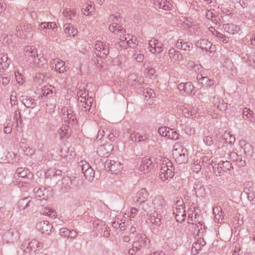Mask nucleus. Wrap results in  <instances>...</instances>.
I'll return each mask as SVG.
<instances>
[{
    "label": "nucleus",
    "mask_w": 255,
    "mask_h": 255,
    "mask_svg": "<svg viewBox=\"0 0 255 255\" xmlns=\"http://www.w3.org/2000/svg\"><path fill=\"white\" fill-rule=\"evenodd\" d=\"M24 51L25 53L26 56L31 57L32 59H35L38 57L37 51L36 48L32 46H27L24 48Z\"/></svg>",
    "instance_id": "72a5a7b5"
},
{
    "label": "nucleus",
    "mask_w": 255,
    "mask_h": 255,
    "mask_svg": "<svg viewBox=\"0 0 255 255\" xmlns=\"http://www.w3.org/2000/svg\"><path fill=\"white\" fill-rule=\"evenodd\" d=\"M149 135L145 132L133 131L130 134L129 139L133 142L145 143L148 142Z\"/></svg>",
    "instance_id": "f8f14e48"
},
{
    "label": "nucleus",
    "mask_w": 255,
    "mask_h": 255,
    "mask_svg": "<svg viewBox=\"0 0 255 255\" xmlns=\"http://www.w3.org/2000/svg\"><path fill=\"white\" fill-rule=\"evenodd\" d=\"M193 188L197 197H203L205 195V188L201 183H195Z\"/></svg>",
    "instance_id": "58836bf2"
},
{
    "label": "nucleus",
    "mask_w": 255,
    "mask_h": 255,
    "mask_svg": "<svg viewBox=\"0 0 255 255\" xmlns=\"http://www.w3.org/2000/svg\"><path fill=\"white\" fill-rule=\"evenodd\" d=\"M93 2L90 1L89 3L86 4L85 8H83L81 9L82 13L85 15H91V12L93 11L94 7H93Z\"/></svg>",
    "instance_id": "864d4df0"
},
{
    "label": "nucleus",
    "mask_w": 255,
    "mask_h": 255,
    "mask_svg": "<svg viewBox=\"0 0 255 255\" xmlns=\"http://www.w3.org/2000/svg\"><path fill=\"white\" fill-rule=\"evenodd\" d=\"M244 153L247 155L251 156L253 153V148L249 143H245L243 146Z\"/></svg>",
    "instance_id": "e2e57ef3"
},
{
    "label": "nucleus",
    "mask_w": 255,
    "mask_h": 255,
    "mask_svg": "<svg viewBox=\"0 0 255 255\" xmlns=\"http://www.w3.org/2000/svg\"><path fill=\"white\" fill-rule=\"evenodd\" d=\"M213 214L215 215L214 220L216 222H222L224 219L223 213L220 207H216L213 210Z\"/></svg>",
    "instance_id": "4c0bfd02"
},
{
    "label": "nucleus",
    "mask_w": 255,
    "mask_h": 255,
    "mask_svg": "<svg viewBox=\"0 0 255 255\" xmlns=\"http://www.w3.org/2000/svg\"><path fill=\"white\" fill-rule=\"evenodd\" d=\"M132 57L137 62H142L144 59V56L141 50H136L132 54Z\"/></svg>",
    "instance_id": "5fc2aeb1"
},
{
    "label": "nucleus",
    "mask_w": 255,
    "mask_h": 255,
    "mask_svg": "<svg viewBox=\"0 0 255 255\" xmlns=\"http://www.w3.org/2000/svg\"><path fill=\"white\" fill-rule=\"evenodd\" d=\"M155 6L165 10H170L173 6L171 0H153Z\"/></svg>",
    "instance_id": "4be33fe9"
},
{
    "label": "nucleus",
    "mask_w": 255,
    "mask_h": 255,
    "mask_svg": "<svg viewBox=\"0 0 255 255\" xmlns=\"http://www.w3.org/2000/svg\"><path fill=\"white\" fill-rule=\"evenodd\" d=\"M4 69H0V78L2 80V85L5 86L8 84L10 80V76L7 73H3Z\"/></svg>",
    "instance_id": "49530a36"
},
{
    "label": "nucleus",
    "mask_w": 255,
    "mask_h": 255,
    "mask_svg": "<svg viewBox=\"0 0 255 255\" xmlns=\"http://www.w3.org/2000/svg\"><path fill=\"white\" fill-rule=\"evenodd\" d=\"M62 176V171L60 169L50 168L48 169L45 173V176L46 178H55L56 180L59 179Z\"/></svg>",
    "instance_id": "c85d7f7f"
},
{
    "label": "nucleus",
    "mask_w": 255,
    "mask_h": 255,
    "mask_svg": "<svg viewBox=\"0 0 255 255\" xmlns=\"http://www.w3.org/2000/svg\"><path fill=\"white\" fill-rule=\"evenodd\" d=\"M34 81L36 84L40 86L45 82V76L41 73H37L34 78Z\"/></svg>",
    "instance_id": "8fccbe9b"
},
{
    "label": "nucleus",
    "mask_w": 255,
    "mask_h": 255,
    "mask_svg": "<svg viewBox=\"0 0 255 255\" xmlns=\"http://www.w3.org/2000/svg\"><path fill=\"white\" fill-rule=\"evenodd\" d=\"M13 120H15V122L16 123L17 131H20L21 130L22 120L19 110L15 111Z\"/></svg>",
    "instance_id": "79ce46f5"
},
{
    "label": "nucleus",
    "mask_w": 255,
    "mask_h": 255,
    "mask_svg": "<svg viewBox=\"0 0 255 255\" xmlns=\"http://www.w3.org/2000/svg\"><path fill=\"white\" fill-rule=\"evenodd\" d=\"M70 233V230L67 228H62L60 229V234L63 237L69 238Z\"/></svg>",
    "instance_id": "774afa93"
},
{
    "label": "nucleus",
    "mask_w": 255,
    "mask_h": 255,
    "mask_svg": "<svg viewBox=\"0 0 255 255\" xmlns=\"http://www.w3.org/2000/svg\"><path fill=\"white\" fill-rule=\"evenodd\" d=\"M220 161V163L222 164V168L223 169V171L227 172V171H230L231 169H233V166H232V163H231V161H229L228 159H225Z\"/></svg>",
    "instance_id": "3c124183"
},
{
    "label": "nucleus",
    "mask_w": 255,
    "mask_h": 255,
    "mask_svg": "<svg viewBox=\"0 0 255 255\" xmlns=\"http://www.w3.org/2000/svg\"><path fill=\"white\" fill-rule=\"evenodd\" d=\"M215 37L218 39L220 42H223L224 44L228 43L229 41V38L228 36L220 32L216 33Z\"/></svg>",
    "instance_id": "052dcab7"
},
{
    "label": "nucleus",
    "mask_w": 255,
    "mask_h": 255,
    "mask_svg": "<svg viewBox=\"0 0 255 255\" xmlns=\"http://www.w3.org/2000/svg\"><path fill=\"white\" fill-rule=\"evenodd\" d=\"M32 177V173L28 169L22 167L18 168L14 173L15 178L17 180L21 178L19 182H22L25 184L28 183Z\"/></svg>",
    "instance_id": "1a4fd4ad"
},
{
    "label": "nucleus",
    "mask_w": 255,
    "mask_h": 255,
    "mask_svg": "<svg viewBox=\"0 0 255 255\" xmlns=\"http://www.w3.org/2000/svg\"><path fill=\"white\" fill-rule=\"evenodd\" d=\"M109 29L111 32L117 35L120 40L121 46L125 48L128 46L134 49L138 46V42L136 37L126 34V30L117 23L114 22L110 24Z\"/></svg>",
    "instance_id": "f257e3e1"
},
{
    "label": "nucleus",
    "mask_w": 255,
    "mask_h": 255,
    "mask_svg": "<svg viewBox=\"0 0 255 255\" xmlns=\"http://www.w3.org/2000/svg\"><path fill=\"white\" fill-rule=\"evenodd\" d=\"M78 167L79 169H80L84 173L85 171H86L87 170L89 169L91 167L86 161L81 160L78 163Z\"/></svg>",
    "instance_id": "680f3d73"
},
{
    "label": "nucleus",
    "mask_w": 255,
    "mask_h": 255,
    "mask_svg": "<svg viewBox=\"0 0 255 255\" xmlns=\"http://www.w3.org/2000/svg\"><path fill=\"white\" fill-rule=\"evenodd\" d=\"M63 27L65 33L69 34V36H72L73 37H74L78 33L77 29L74 28L72 24H65Z\"/></svg>",
    "instance_id": "ea45409f"
},
{
    "label": "nucleus",
    "mask_w": 255,
    "mask_h": 255,
    "mask_svg": "<svg viewBox=\"0 0 255 255\" xmlns=\"http://www.w3.org/2000/svg\"><path fill=\"white\" fill-rule=\"evenodd\" d=\"M15 35L21 39H31L33 34L30 24L20 23L16 26Z\"/></svg>",
    "instance_id": "0eeeda50"
},
{
    "label": "nucleus",
    "mask_w": 255,
    "mask_h": 255,
    "mask_svg": "<svg viewBox=\"0 0 255 255\" xmlns=\"http://www.w3.org/2000/svg\"><path fill=\"white\" fill-rule=\"evenodd\" d=\"M182 110L184 116L186 118L193 117L195 115L194 110L192 109V108L189 105H185Z\"/></svg>",
    "instance_id": "c03bdc74"
},
{
    "label": "nucleus",
    "mask_w": 255,
    "mask_h": 255,
    "mask_svg": "<svg viewBox=\"0 0 255 255\" xmlns=\"http://www.w3.org/2000/svg\"><path fill=\"white\" fill-rule=\"evenodd\" d=\"M50 66L52 69H54L60 74L64 73L68 70L65 62L59 58L52 59L50 61Z\"/></svg>",
    "instance_id": "4468645a"
},
{
    "label": "nucleus",
    "mask_w": 255,
    "mask_h": 255,
    "mask_svg": "<svg viewBox=\"0 0 255 255\" xmlns=\"http://www.w3.org/2000/svg\"><path fill=\"white\" fill-rule=\"evenodd\" d=\"M173 148L172 155L175 161L179 164L187 163L188 160L187 149L177 143L174 145Z\"/></svg>",
    "instance_id": "423d86ee"
},
{
    "label": "nucleus",
    "mask_w": 255,
    "mask_h": 255,
    "mask_svg": "<svg viewBox=\"0 0 255 255\" xmlns=\"http://www.w3.org/2000/svg\"><path fill=\"white\" fill-rule=\"evenodd\" d=\"M139 204L138 206L139 210L141 209L147 213L151 212L153 210L152 205L149 201H148L147 200L144 201H141Z\"/></svg>",
    "instance_id": "e433bc0d"
},
{
    "label": "nucleus",
    "mask_w": 255,
    "mask_h": 255,
    "mask_svg": "<svg viewBox=\"0 0 255 255\" xmlns=\"http://www.w3.org/2000/svg\"><path fill=\"white\" fill-rule=\"evenodd\" d=\"M221 165L220 161L217 164L214 163L213 165V170L216 176H220L224 173Z\"/></svg>",
    "instance_id": "603ef678"
},
{
    "label": "nucleus",
    "mask_w": 255,
    "mask_h": 255,
    "mask_svg": "<svg viewBox=\"0 0 255 255\" xmlns=\"http://www.w3.org/2000/svg\"><path fill=\"white\" fill-rule=\"evenodd\" d=\"M177 49L185 51H190L193 48V44L189 41H185L183 39H179L176 43Z\"/></svg>",
    "instance_id": "b1692460"
},
{
    "label": "nucleus",
    "mask_w": 255,
    "mask_h": 255,
    "mask_svg": "<svg viewBox=\"0 0 255 255\" xmlns=\"http://www.w3.org/2000/svg\"><path fill=\"white\" fill-rule=\"evenodd\" d=\"M151 204L153 207V210L155 212L162 213L166 207V202L164 198L160 195L156 196L153 197Z\"/></svg>",
    "instance_id": "ddd939ff"
},
{
    "label": "nucleus",
    "mask_w": 255,
    "mask_h": 255,
    "mask_svg": "<svg viewBox=\"0 0 255 255\" xmlns=\"http://www.w3.org/2000/svg\"><path fill=\"white\" fill-rule=\"evenodd\" d=\"M192 227L195 229L194 233L198 236L203 235L207 228L203 221L198 222V224L192 223Z\"/></svg>",
    "instance_id": "7c9ffc66"
},
{
    "label": "nucleus",
    "mask_w": 255,
    "mask_h": 255,
    "mask_svg": "<svg viewBox=\"0 0 255 255\" xmlns=\"http://www.w3.org/2000/svg\"><path fill=\"white\" fill-rule=\"evenodd\" d=\"M149 51L154 54L161 53L163 51V45L157 39H152L149 42Z\"/></svg>",
    "instance_id": "6ab92c4d"
},
{
    "label": "nucleus",
    "mask_w": 255,
    "mask_h": 255,
    "mask_svg": "<svg viewBox=\"0 0 255 255\" xmlns=\"http://www.w3.org/2000/svg\"><path fill=\"white\" fill-rule=\"evenodd\" d=\"M128 84L132 88H135L139 85L137 76L135 74H131L128 78Z\"/></svg>",
    "instance_id": "c9c22d12"
},
{
    "label": "nucleus",
    "mask_w": 255,
    "mask_h": 255,
    "mask_svg": "<svg viewBox=\"0 0 255 255\" xmlns=\"http://www.w3.org/2000/svg\"><path fill=\"white\" fill-rule=\"evenodd\" d=\"M244 192L247 195L248 198L251 201L255 200V186L252 182L248 181L244 183Z\"/></svg>",
    "instance_id": "dca6fc26"
},
{
    "label": "nucleus",
    "mask_w": 255,
    "mask_h": 255,
    "mask_svg": "<svg viewBox=\"0 0 255 255\" xmlns=\"http://www.w3.org/2000/svg\"><path fill=\"white\" fill-rule=\"evenodd\" d=\"M222 28L225 32L231 34H237L241 30L240 27L239 25L233 23L224 24L222 25Z\"/></svg>",
    "instance_id": "cd10ccee"
},
{
    "label": "nucleus",
    "mask_w": 255,
    "mask_h": 255,
    "mask_svg": "<svg viewBox=\"0 0 255 255\" xmlns=\"http://www.w3.org/2000/svg\"><path fill=\"white\" fill-rule=\"evenodd\" d=\"M168 56L171 61L174 62L181 61L183 59L182 54L174 48H170L168 51Z\"/></svg>",
    "instance_id": "2f4dec72"
},
{
    "label": "nucleus",
    "mask_w": 255,
    "mask_h": 255,
    "mask_svg": "<svg viewBox=\"0 0 255 255\" xmlns=\"http://www.w3.org/2000/svg\"><path fill=\"white\" fill-rule=\"evenodd\" d=\"M223 138L226 142L230 144L234 143L236 140L235 135L230 134V132H225L223 135Z\"/></svg>",
    "instance_id": "4d7b16f0"
},
{
    "label": "nucleus",
    "mask_w": 255,
    "mask_h": 255,
    "mask_svg": "<svg viewBox=\"0 0 255 255\" xmlns=\"http://www.w3.org/2000/svg\"><path fill=\"white\" fill-rule=\"evenodd\" d=\"M41 213L44 215L49 216L52 218H55L57 216V213L54 210L49 207L45 208L41 211Z\"/></svg>",
    "instance_id": "13d9d810"
},
{
    "label": "nucleus",
    "mask_w": 255,
    "mask_h": 255,
    "mask_svg": "<svg viewBox=\"0 0 255 255\" xmlns=\"http://www.w3.org/2000/svg\"><path fill=\"white\" fill-rule=\"evenodd\" d=\"M33 192L35 193L36 197L39 198V200L41 201L47 200L52 195V190L50 187H35L33 189Z\"/></svg>",
    "instance_id": "9b49d317"
},
{
    "label": "nucleus",
    "mask_w": 255,
    "mask_h": 255,
    "mask_svg": "<svg viewBox=\"0 0 255 255\" xmlns=\"http://www.w3.org/2000/svg\"><path fill=\"white\" fill-rule=\"evenodd\" d=\"M11 62V60L8 58L7 54L3 53H0V67H7Z\"/></svg>",
    "instance_id": "a19ab883"
},
{
    "label": "nucleus",
    "mask_w": 255,
    "mask_h": 255,
    "mask_svg": "<svg viewBox=\"0 0 255 255\" xmlns=\"http://www.w3.org/2000/svg\"><path fill=\"white\" fill-rule=\"evenodd\" d=\"M206 244V242L203 238H198L197 241L193 244L192 250H195V251H200Z\"/></svg>",
    "instance_id": "a18cd8bd"
},
{
    "label": "nucleus",
    "mask_w": 255,
    "mask_h": 255,
    "mask_svg": "<svg viewBox=\"0 0 255 255\" xmlns=\"http://www.w3.org/2000/svg\"><path fill=\"white\" fill-rule=\"evenodd\" d=\"M63 14L65 17L72 20L73 18L76 15V12L74 10L66 8L63 11Z\"/></svg>",
    "instance_id": "6e6d98bb"
},
{
    "label": "nucleus",
    "mask_w": 255,
    "mask_h": 255,
    "mask_svg": "<svg viewBox=\"0 0 255 255\" xmlns=\"http://www.w3.org/2000/svg\"><path fill=\"white\" fill-rule=\"evenodd\" d=\"M213 104L219 110H225L227 108V104L224 102V101L219 98L214 97L213 101Z\"/></svg>",
    "instance_id": "f704fd0d"
},
{
    "label": "nucleus",
    "mask_w": 255,
    "mask_h": 255,
    "mask_svg": "<svg viewBox=\"0 0 255 255\" xmlns=\"http://www.w3.org/2000/svg\"><path fill=\"white\" fill-rule=\"evenodd\" d=\"M196 79L199 85L207 88L214 90L215 89V82L214 80L209 79L207 76H203L202 74H198Z\"/></svg>",
    "instance_id": "2eb2a0df"
},
{
    "label": "nucleus",
    "mask_w": 255,
    "mask_h": 255,
    "mask_svg": "<svg viewBox=\"0 0 255 255\" xmlns=\"http://www.w3.org/2000/svg\"><path fill=\"white\" fill-rule=\"evenodd\" d=\"M36 228L42 234L49 235L52 226L47 221H40L37 223Z\"/></svg>",
    "instance_id": "a211bd4d"
},
{
    "label": "nucleus",
    "mask_w": 255,
    "mask_h": 255,
    "mask_svg": "<svg viewBox=\"0 0 255 255\" xmlns=\"http://www.w3.org/2000/svg\"><path fill=\"white\" fill-rule=\"evenodd\" d=\"M20 100L23 105L27 108L32 109L36 106L35 100L27 96H22Z\"/></svg>",
    "instance_id": "473e14b6"
},
{
    "label": "nucleus",
    "mask_w": 255,
    "mask_h": 255,
    "mask_svg": "<svg viewBox=\"0 0 255 255\" xmlns=\"http://www.w3.org/2000/svg\"><path fill=\"white\" fill-rule=\"evenodd\" d=\"M106 164L107 168L109 169V171L112 174H118L122 168L121 163L115 160H107L106 162Z\"/></svg>",
    "instance_id": "aec40b11"
},
{
    "label": "nucleus",
    "mask_w": 255,
    "mask_h": 255,
    "mask_svg": "<svg viewBox=\"0 0 255 255\" xmlns=\"http://www.w3.org/2000/svg\"><path fill=\"white\" fill-rule=\"evenodd\" d=\"M61 139H67L71 135V131L70 127L66 125H62L58 131Z\"/></svg>",
    "instance_id": "c756f323"
},
{
    "label": "nucleus",
    "mask_w": 255,
    "mask_h": 255,
    "mask_svg": "<svg viewBox=\"0 0 255 255\" xmlns=\"http://www.w3.org/2000/svg\"><path fill=\"white\" fill-rule=\"evenodd\" d=\"M210 43L207 39H201L196 42L195 45L197 47L204 50L206 52L208 51Z\"/></svg>",
    "instance_id": "37998d69"
},
{
    "label": "nucleus",
    "mask_w": 255,
    "mask_h": 255,
    "mask_svg": "<svg viewBox=\"0 0 255 255\" xmlns=\"http://www.w3.org/2000/svg\"><path fill=\"white\" fill-rule=\"evenodd\" d=\"M78 101L81 103L80 113L83 115H88L91 112L93 99L89 96V93L85 90H79L77 93Z\"/></svg>",
    "instance_id": "f03ea898"
},
{
    "label": "nucleus",
    "mask_w": 255,
    "mask_h": 255,
    "mask_svg": "<svg viewBox=\"0 0 255 255\" xmlns=\"http://www.w3.org/2000/svg\"><path fill=\"white\" fill-rule=\"evenodd\" d=\"M5 239L8 242H14L19 238V233L15 229H10L4 234Z\"/></svg>",
    "instance_id": "5701e85b"
},
{
    "label": "nucleus",
    "mask_w": 255,
    "mask_h": 255,
    "mask_svg": "<svg viewBox=\"0 0 255 255\" xmlns=\"http://www.w3.org/2000/svg\"><path fill=\"white\" fill-rule=\"evenodd\" d=\"M226 147H222L219 148L217 151L221 155L220 156L225 159L230 160L229 161L233 162H237L238 161H242L241 157L235 152L228 151Z\"/></svg>",
    "instance_id": "9d476101"
},
{
    "label": "nucleus",
    "mask_w": 255,
    "mask_h": 255,
    "mask_svg": "<svg viewBox=\"0 0 255 255\" xmlns=\"http://www.w3.org/2000/svg\"><path fill=\"white\" fill-rule=\"evenodd\" d=\"M179 137V135L176 131H174L173 129H170L167 137L170 139L176 140L178 139Z\"/></svg>",
    "instance_id": "338daca9"
},
{
    "label": "nucleus",
    "mask_w": 255,
    "mask_h": 255,
    "mask_svg": "<svg viewBox=\"0 0 255 255\" xmlns=\"http://www.w3.org/2000/svg\"><path fill=\"white\" fill-rule=\"evenodd\" d=\"M174 175V167L171 161L168 158L164 159L161 163L159 177L164 181L172 178Z\"/></svg>",
    "instance_id": "7ed1b4c3"
},
{
    "label": "nucleus",
    "mask_w": 255,
    "mask_h": 255,
    "mask_svg": "<svg viewBox=\"0 0 255 255\" xmlns=\"http://www.w3.org/2000/svg\"><path fill=\"white\" fill-rule=\"evenodd\" d=\"M185 90H184V93L187 95H191L193 93V90L194 86L192 83L190 82H187L185 83Z\"/></svg>",
    "instance_id": "bf43d9fd"
},
{
    "label": "nucleus",
    "mask_w": 255,
    "mask_h": 255,
    "mask_svg": "<svg viewBox=\"0 0 255 255\" xmlns=\"http://www.w3.org/2000/svg\"><path fill=\"white\" fill-rule=\"evenodd\" d=\"M109 45L107 41H97L95 44V54L98 57L105 58L109 53Z\"/></svg>",
    "instance_id": "6e6552de"
},
{
    "label": "nucleus",
    "mask_w": 255,
    "mask_h": 255,
    "mask_svg": "<svg viewBox=\"0 0 255 255\" xmlns=\"http://www.w3.org/2000/svg\"><path fill=\"white\" fill-rule=\"evenodd\" d=\"M85 178L89 181H92L94 177L95 172L92 167L87 170L86 171L83 173Z\"/></svg>",
    "instance_id": "0e129e2a"
},
{
    "label": "nucleus",
    "mask_w": 255,
    "mask_h": 255,
    "mask_svg": "<svg viewBox=\"0 0 255 255\" xmlns=\"http://www.w3.org/2000/svg\"><path fill=\"white\" fill-rule=\"evenodd\" d=\"M254 112L252 110L248 108H245L242 112L243 118L245 120H248L249 121H252Z\"/></svg>",
    "instance_id": "09e8293b"
},
{
    "label": "nucleus",
    "mask_w": 255,
    "mask_h": 255,
    "mask_svg": "<svg viewBox=\"0 0 255 255\" xmlns=\"http://www.w3.org/2000/svg\"><path fill=\"white\" fill-rule=\"evenodd\" d=\"M34 204L30 196L20 199L17 203V207L20 210H23L29 207H32Z\"/></svg>",
    "instance_id": "a878e982"
},
{
    "label": "nucleus",
    "mask_w": 255,
    "mask_h": 255,
    "mask_svg": "<svg viewBox=\"0 0 255 255\" xmlns=\"http://www.w3.org/2000/svg\"><path fill=\"white\" fill-rule=\"evenodd\" d=\"M171 128L166 127H162L158 128V132L163 137H167Z\"/></svg>",
    "instance_id": "69168bd1"
},
{
    "label": "nucleus",
    "mask_w": 255,
    "mask_h": 255,
    "mask_svg": "<svg viewBox=\"0 0 255 255\" xmlns=\"http://www.w3.org/2000/svg\"><path fill=\"white\" fill-rule=\"evenodd\" d=\"M161 213L154 211V212L151 214L149 219L152 224L158 227L160 226L164 222V220L162 219L161 215Z\"/></svg>",
    "instance_id": "393cba45"
},
{
    "label": "nucleus",
    "mask_w": 255,
    "mask_h": 255,
    "mask_svg": "<svg viewBox=\"0 0 255 255\" xmlns=\"http://www.w3.org/2000/svg\"><path fill=\"white\" fill-rule=\"evenodd\" d=\"M43 249V244L35 239L30 241H26L21 245V250L24 255L28 254H40Z\"/></svg>",
    "instance_id": "20e7f679"
},
{
    "label": "nucleus",
    "mask_w": 255,
    "mask_h": 255,
    "mask_svg": "<svg viewBox=\"0 0 255 255\" xmlns=\"http://www.w3.org/2000/svg\"><path fill=\"white\" fill-rule=\"evenodd\" d=\"M113 149V145L110 143H106L100 145L97 150V154L101 157H108Z\"/></svg>",
    "instance_id": "f3484780"
},
{
    "label": "nucleus",
    "mask_w": 255,
    "mask_h": 255,
    "mask_svg": "<svg viewBox=\"0 0 255 255\" xmlns=\"http://www.w3.org/2000/svg\"><path fill=\"white\" fill-rule=\"evenodd\" d=\"M64 118L69 123L72 122L74 124H76L77 123L75 115L74 114L73 110L71 109H69L68 112L66 113Z\"/></svg>",
    "instance_id": "de8ad7c7"
},
{
    "label": "nucleus",
    "mask_w": 255,
    "mask_h": 255,
    "mask_svg": "<svg viewBox=\"0 0 255 255\" xmlns=\"http://www.w3.org/2000/svg\"><path fill=\"white\" fill-rule=\"evenodd\" d=\"M149 193L146 188H142L139 190L134 198V201L136 203H140L147 200Z\"/></svg>",
    "instance_id": "bb28decb"
},
{
    "label": "nucleus",
    "mask_w": 255,
    "mask_h": 255,
    "mask_svg": "<svg viewBox=\"0 0 255 255\" xmlns=\"http://www.w3.org/2000/svg\"><path fill=\"white\" fill-rule=\"evenodd\" d=\"M134 248L143 253L150 251L151 248L150 241L145 234H139L136 236V240L133 242Z\"/></svg>",
    "instance_id": "39448f33"
},
{
    "label": "nucleus",
    "mask_w": 255,
    "mask_h": 255,
    "mask_svg": "<svg viewBox=\"0 0 255 255\" xmlns=\"http://www.w3.org/2000/svg\"><path fill=\"white\" fill-rule=\"evenodd\" d=\"M154 163L150 158H143L141 161L139 170L145 173L148 172L154 167Z\"/></svg>",
    "instance_id": "412c9836"
}]
</instances>
